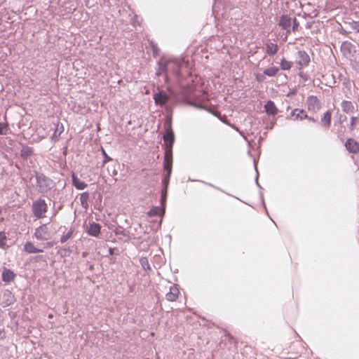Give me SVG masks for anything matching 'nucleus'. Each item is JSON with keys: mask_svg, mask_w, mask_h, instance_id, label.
Wrapping results in <instances>:
<instances>
[{"mask_svg": "<svg viewBox=\"0 0 359 359\" xmlns=\"http://www.w3.org/2000/svg\"><path fill=\"white\" fill-rule=\"evenodd\" d=\"M359 118L358 116H351V122L349 126V129L351 130H353L356 123L358 122Z\"/></svg>", "mask_w": 359, "mask_h": 359, "instance_id": "2f4dec72", "label": "nucleus"}, {"mask_svg": "<svg viewBox=\"0 0 359 359\" xmlns=\"http://www.w3.org/2000/svg\"><path fill=\"white\" fill-rule=\"evenodd\" d=\"M331 116L332 114L330 111H327L323 118H321V122L323 123V126L325 128H329L331 124Z\"/></svg>", "mask_w": 359, "mask_h": 359, "instance_id": "4be33fe9", "label": "nucleus"}, {"mask_svg": "<svg viewBox=\"0 0 359 359\" xmlns=\"http://www.w3.org/2000/svg\"><path fill=\"white\" fill-rule=\"evenodd\" d=\"M201 98H198L195 101L191 102V104L198 109H202L215 114L208 108V99L207 97V95L203 92L201 94Z\"/></svg>", "mask_w": 359, "mask_h": 359, "instance_id": "0eeeda50", "label": "nucleus"}, {"mask_svg": "<svg viewBox=\"0 0 359 359\" xmlns=\"http://www.w3.org/2000/svg\"><path fill=\"white\" fill-rule=\"evenodd\" d=\"M24 250L29 254L43 252L42 249L36 248L32 242H27L24 245Z\"/></svg>", "mask_w": 359, "mask_h": 359, "instance_id": "6ab92c4d", "label": "nucleus"}, {"mask_svg": "<svg viewBox=\"0 0 359 359\" xmlns=\"http://www.w3.org/2000/svg\"><path fill=\"white\" fill-rule=\"evenodd\" d=\"M102 154H103V156H104V160H103V163H106L110 161H111V158L109 157L105 152V151L104 149H102Z\"/></svg>", "mask_w": 359, "mask_h": 359, "instance_id": "58836bf2", "label": "nucleus"}, {"mask_svg": "<svg viewBox=\"0 0 359 359\" xmlns=\"http://www.w3.org/2000/svg\"><path fill=\"white\" fill-rule=\"evenodd\" d=\"M348 25L352 29L355 30L356 32H359V22L358 21L352 20L348 22Z\"/></svg>", "mask_w": 359, "mask_h": 359, "instance_id": "72a5a7b5", "label": "nucleus"}, {"mask_svg": "<svg viewBox=\"0 0 359 359\" xmlns=\"http://www.w3.org/2000/svg\"><path fill=\"white\" fill-rule=\"evenodd\" d=\"M32 212L37 218H42L47 212V205L43 199H39L33 202Z\"/></svg>", "mask_w": 359, "mask_h": 359, "instance_id": "20e7f679", "label": "nucleus"}, {"mask_svg": "<svg viewBox=\"0 0 359 359\" xmlns=\"http://www.w3.org/2000/svg\"><path fill=\"white\" fill-rule=\"evenodd\" d=\"M6 236L4 232H0V248H4L6 245Z\"/></svg>", "mask_w": 359, "mask_h": 359, "instance_id": "473e14b6", "label": "nucleus"}, {"mask_svg": "<svg viewBox=\"0 0 359 359\" xmlns=\"http://www.w3.org/2000/svg\"><path fill=\"white\" fill-rule=\"evenodd\" d=\"M172 160L169 161V165L165 163V159L163 160V166L164 169L167 171V175L164 177V178L162 180L163 185L164 187V189L162 190V196H161V202L162 203L165 201V197H166V193H167V189L169 183L170 176L171 175L172 172Z\"/></svg>", "mask_w": 359, "mask_h": 359, "instance_id": "39448f33", "label": "nucleus"}, {"mask_svg": "<svg viewBox=\"0 0 359 359\" xmlns=\"http://www.w3.org/2000/svg\"><path fill=\"white\" fill-rule=\"evenodd\" d=\"M280 69L283 70H289L292 66V62L286 60L285 58H283L280 61Z\"/></svg>", "mask_w": 359, "mask_h": 359, "instance_id": "a878e982", "label": "nucleus"}, {"mask_svg": "<svg viewBox=\"0 0 359 359\" xmlns=\"http://www.w3.org/2000/svg\"><path fill=\"white\" fill-rule=\"evenodd\" d=\"M32 154V149L29 147H23L20 151V155L22 158H27Z\"/></svg>", "mask_w": 359, "mask_h": 359, "instance_id": "bb28decb", "label": "nucleus"}, {"mask_svg": "<svg viewBox=\"0 0 359 359\" xmlns=\"http://www.w3.org/2000/svg\"><path fill=\"white\" fill-rule=\"evenodd\" d=\"M101 226L98 223L90 222L87 227V232L89 235L98 237L100 233Z\"/></svg>", "mask_w": 359, "mask_h": 359, "instance_id": "ddd939ff", "label": "nucleus"}, {"mask_svg": "<svg viewBox=\"0 0 359 359\" xmlns=\"http://www.w3.org/2000/svg\"><path fill=\"white\" fill-rule=\"evenodd\" d=\"M15 276V273L10 269H5L2 273V280L5 283H10Z\"/></svg>", "mask_w": 359, "mask_h": 359, "instance_id": "aec40b11", "label": "nucleus"}, {"mask_svg": "<svg viewBox=\"0 0 359 359\" xmlns=\"http://www.w3.org/2000/svg\"><path fill=\"white\" fill-rule=\"evenodd\" d=\"M34 236L39 241H48L51 238V232L47 224H42L35 229Z\"/></svg>", "mask_w": 359, "mask_h": 359, "instance_id": "423d86ee", "label": "nucleus"}, {"mask_svg": "<svg viewBox=\"0 0 359 359\" xmlns=\"http://www.w3.org/2000/svg\"><path fill=\"white\" fill-rule=\"evenodd\" d=\"M72 184L79 190L84 189L87 187V184L79 179L74 174L72 175Z\"/></svg>", "mask_w": 359, "mask_h": 359, "instance_id": "a211bd4d", "label": "nucleus"}, {"mask_svg": "<svg viewBox=\"0 0 359 359\" xmlns=\"http://www.w3.org/2000/svg\"><path fill=\"white\" fill-rule=\"evenodd\" d=\"M164 212H165L164 209H163L160 207H154L148 212V215L149 216H156V215L161 216L164 214Z\"/></svg>", "mask_w": 359, "mask_h": 359, "instance_id": "b1692460", "label": "nucleus"}, {"mask_svg": "<svg viewBox=\"0 0 359 359\" xmlns=\"http://www.w3.org/2000/svg\"><path fill=\"white\" fill-rule=\"evenodd\" d=\"M306 103L309 110L317 111L320 107V104L316 96H309L306 100Z\"/></svg>", "mask_w": 359, "mask_h": 359, "instance_id": "f8f14e48", "label": "nucleus"}, {"mask_svg": "<svg viewBox=\"0 0 359 359\" xmlns=\"http://www.w3.org/2000/svg\"><path fill=\"white\" fill-rule=\"evenodd\" d=\"M35 177L37 190L43 194H46L55 186L54 181L43 173L36 172Z\"/></svg>", "mask_w": 359, "mask_h": 359, "instance_id": "7ed1b4c3", "label": "nucleus"}, {"mask_svg": "<svg viewBox=\"0 0 359 359\" xmlns=\"http://www.w3.org/2000/svg\"><path fill=\"white\" fill-rule=\"evenodd\" d=\"M53 246V242H48L45 244V248H51Z\"/></svg>", "mask_w": 359, "mask_h": 359, "instance_id": "a19ab883", "label": "nucleus"}, {"mask_svg": "<svg viewBox=\"0 0 359 359\" xmlns=\"http://www.w3.org/2000/svg\"><path fill=\"white\" fill-rule=\"evenodd\" d=\"M229 126H231L233 129H235L236 131H238V132L240 133V135H242V136H243L244 139H245V140H247V139H246V137L244 136V135H243V132L240 131V130H239V129H238L237 127H236L234 125H231V124H229Z\"/></svg>", "mask_w": 359, "mask_h": 359, "instance_id": "ea45409f", "label": "nucleus"}, {"mask_svg": "<svg viewBox=\"0 0 359 359\" xmlns=\"http://www.w3.org/2000/svg\"><path fill=\"white\" fill-rule=\"evenodd\" d=\"M89 198L88 192L86 191L81 194L80 201L83 207L86 208L88 206V201Z\"/></svg>", "mask_w": 359, "mask_h": 359, "instance_id": "cd10ccee", "label": "nucleus"}, {"mask_svg": "<svg viewBox=\"0 0 359 359\" xmlns=\"http://www.w3.org/2000/svg\"><path fill=\"white\" fill-rule=\"evenodd\" d=\"M63 130H64V128H63L62 125H61V126H60L59 124L57 125L55 132L51 137L54 142H56L59 140V137H60L61 133L63 132Z\"/></svg>", "mask_w": 359, "mask_h": 359, "instance_id": "393cba45", "label": "nucleus"}, {"mask_svg": "<svg viewBox=\"0 0 359 359\" xmlns=\"http://www.w3.org/2000/svg\"><path fill=\"white\" fill-rule=\"evenodd\" d=\"M291 115L292 116L295 117V119L297 120H303L305 118H308L309 121H311L313 122H315V119L311 117H308L306 111L304 109H294Z\"/></svg>", "mask_w": 359, "mask_h": 359, "instance_id": "4468645a", "label": "nucleus"}, {"mask_svg": "<svg viewBox=\"0 0 359 359\" xmlns=\"http://www.w3.org/2000/svg\"><path fill=\"white\" fill-rule=\"evenodd\" d=\"M278 50L276 43L269 42L266 44V53L269 55H275Z\"/></svg>", "mask_w": 359, "mask_h": 359, "instance_id": "412c9836", "label": "nucleus"}, {"mask_svg": "<svg viewBox=\"0 0 359 359\" xmlns=\"http://www.w3.org/2000/svg\"><path fill=\"white\" fill-rule=\"evenodd\" d=\"M4 298H6L5 302V306H9L13 303V297L11 292L6 291V292H4Z\"/></svg>", "mask_w": 359, "mask_h": 359, "instance_id": "c756f323", "label": "nucleus"}, {"mask_svg": "<svg viewBox=\"0 0 359 359\" xmlns=\"http://www.w3.org/2000/svg\"><path fill=\"white\" fill-rule=\"evenodd\" d=\"M310 62L309 55L304 50L297 52V63L299 65V69H301L309 65Z\"/></svg>", "mask_w": 359, "mask_h": 359, "instance_id": "1a4fd4ad", "label": "nucleus"}, {"mask_svg": "<svg viewBox=\"0 0 359 359\" xmlns=\"http://www.w3.org/2000/svg\"><path fill=\"white\" fill-rule=\"evenodd\" d=\"M140 263L145 271H151V267L147 257H142L140 259Z\"/></svg>", "mask_w": 359, "mask_h": 359, "instance_id": "c85d7f7f", "label": "nucleus"}, {"mask_svg": "<svg viewBox=\"0 0 359 359\" xmlns=\"http://www.w3.org/2000/svg\"><path fill=\"white\" fill-rule=\"evenodd\" d=\"M179 290L177 286L172 285L170 287V291L165 294L166 299L170 302L175 301L179 295Z\"/></svg>", "mask_w": 359, "mask_h": 359, "instance_id": "2eb2a0df", "label": "nucleus"}, {"mask_svg": "<svg viewBox=\"0 0 359 359\" xmlns=\"http://www.w3.org/2000/svg\"><path fill=\"white\" fill-rule=\"evenodd\" d=\"M342 111L347 114H351L355 111V106L351 101L344 100L341 103Z\"/></svg>", "mask_w": 359, "mask_h": 359, "instance_id": "dca6fc26", "label": "nucleus"}, {"mask_svg": "<svg viewBox=\"0 0 359 359\" xmlns=\"http://www.w3.org/2000/svg\"><path fill=\"white\" fill-rule=\"evenodd\" d=\"M279 72V68L276 66H273L266 68L264 70V74L268 76H275Z\"/></svg>", "mask_w": 359, "mask_h": 359, "instance_id": "5701e85b", "label": "nucleus"}, {"mask_svg": "<svg viewBox=\"0 0 359 359\" xmlns=\"http://www.w3.org/2000/svg\"><path fill=\"white\" fill-rule=\"evenodd\" d=\"M72 234H73V230L71 229L66 234L61 236L60 242L62 243H65L72 236Z\"/></svg>", "mask_w": 359, "mask_h": 359, "instance_id": "7c9ffc66", "label": "nucleus"}, {"mask_svg": "<svg viewBox=\"0 0 359 359\" xmlns=\"http://www.w3.org/2000/svg\"><path fill=\"white\" fill-rule=\"evenodd\" d=\"M265 111L269 115H276L278 112V109L276 108L274 102L273 101H268L264 105Z\"/></svg>", "mask_w": 359, "mask_h": 359, "instance_id": "f3484780", "label": "nucleus"}, {"mask_svg": "<svg viewBox=\"0 0 359 359\" xmlns=\"http://www.w3.org/2000/svg\"><path fill=\"white\" fill-rule=\"evenodd\" d=\"M292 22V18L288 15H282L280 17L278 25L281 27L282 29L285 31L286 35H288L291 33Z\"/></svg>", "mask_w": 359, "mask_h": 359, "instance_id": "6e6552de", "label": "nucleus"}, {"mask_svg": "<svg viewBox=\"0 0 359 359\" xmlns=\"http://www.w3.org/2000/svg\"><path fill=\"white\" fill-rule=\"evenodd\" d=\"M256 183L259 187V184L258 183V175H257V177H256Z\"/></svg>", "mask_w": 359, "mask_h": 359, "instance_id": "79ce46f5", "label": "nucleus"}, {"mask_svg": "<svg viewBox=\"0 0 359 359\" xmlns=\"http://www.w3.org/2000/svg\"><path fill=\"white\" fill-rule=\"evenodd\" d=\"M345 45H350V43H349L344 42V43L342 44V46H345Z\"/></svg>", "mask_w": 359, "mask_h": 359, "instance_id": "37998d69", "label": "nucleus"}, {"mask_svg": "<svg viewBox=\"0 0 359 359\" xmlns=\"http://www.w3.org/2000/svg\"><path fill=\"white\" fill-rule=\"evenodd\" d=\"M184 63V60L161 58L158 63V68L156 74L158 76H163L165 83H169L171 81L180 83L182 79L180 69Z\"/></svg>", "mask_w": 359, "mask_h": 359, "instance_id": "f257e3e1", "label": "nucleus"}, {"mask_svg": "<svg viewBox=\"0 0 359 359\" xmlns=\"http://www.w3.org/2000/svg\"><path fill=\"white\" fill-rule=\"evenodd\" d=\"M153 98L156 105L162 107L168 101L169 96L164 90H160L154 94Z\"/></svg>", "mask_w": 359, "mask_h": 359, "instance_id": "9d476101", "label": "nucleus"}, {"mask_svg": "<svg viewBox=\"0 0 359 359\" xmlns=\"http://www.w3.org/2000/svg\"><path fill=\"white\" fill-rule=\"evenodd\" d=\"M291 31L296 32L299 27V22H297L296 18H292Z\"/></svg>", "mask_w": 359, "mask_h": 359, "instance_id": "c9c22d12", "label": "nucleus"}, {"mask_svg": "<svg viewBox=\"0 0 359 359\" xmlns=\"http://www.w3.org/2000/svg\"><path fill=\"white\" fill-rule=\"evenodd\" d=\"M163 140L166 143L165 147V155L164 159H165V163L168 165L169 161L172 160V144L175 142L174 133L170 126L166 128L165 133L164 134Z\"/></svg>", "mask_w": 359, "mask_h": 359, "instance_id": "f03ea898", "label": "nucleus"}, {"mask_svg": "<svg viewBox=\"0 0 359 359\" xmlns=\"http://www.w3.org/2000/svg\"><path fill=\"white\" fill-rule=\"evenodd\" d=\"M346 149L352 154H359V142L353 138H348L345 142Z\"/></svg>", "mask_w": 359, "mask_h": 359, "instance_id": "9b49d317", "label": "nucleus"}, {"mask_svg": "<svg viewBox=\"0 0 359 359\" xmlns=\"http://www.w3.org/2000/svg\"><path fill=\"white\" fill-rule=\"evenodd\" d=\"M8 130V123H0V135H6Z\"/></svg>", "mask_w": 359, "mask_h": 359, "instance_id": "f704fd0d", "label": "nucleus"}, {"mask_svg": "<svg viewBox=\"0 0 359 359\" xmlns=\"http://www.w3.org/2000/svg\"><path fill=\"white\" fill-rule=\"evenodd\" d=\"M150 44L152 48L154 54L157 55L158 53V50H159L157 45L155 44L153 41H151Z\"/></svg>", "mask_w": 359, "mask_h": 359, "instance_id": "e433bc0d", "label": "nucleus"}, {"mask_svg": "<svg viewBox=\"0 0 359 359\" xmlns=\"http://www.w3.org/2000/svg\"><path fill=\"white\" fill-rule=\"evenodd\" d=\"M255 79L258 82H262L265 79V75L264 74H256Z\"/></svg>", "mask_w": 359, "mask_h": 359, "instance_id": "4c0bfd02", "label": "nucleus"}]
</instances>
